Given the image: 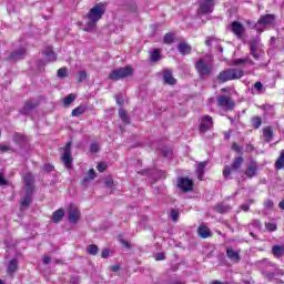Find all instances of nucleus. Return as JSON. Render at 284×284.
Returning a JSON list of instances; mask_svg holds the SVG:
<instances>
[{
  "instance_id": "obj_1",
  "label": "nucleus",
  "mask_w": 284,
  "mask_h": 284,
  "mask_svg": "<svg viewBox=\"0 0 284 284\" xmlns=\"http://www.w3.org/2000/svg\"><path fill=\"white\" fill-rule=\"evenodd\" d=\"M105 14V4L98 3L90 11L84 16L85 23H84V32H94L97 29V23L103 19Z\"/></svg>"
},
{
  "instance_id": "obj_2",
  "label": "nucleus",
  "mask_w": 284,
  "mask_h": 284,
  "mask_svg": "<svg viewBox=\"0 0 284 284\" xmlns=\"http://www.w3.org/2000/svg\"><path fill=\"white\" fill-rule=\"evenodd\" d=\"M243 77V70L241 69H226L220 72L216 77L220 83H227V81H234Z\"/></svg>"
},
{
  "instance_id": "obj_3",
  "label": "nucleus",
  "mask_w": 284,
  "mask_h": 284,
  "mask_svg": "<svg viewBox=\"0 0 284 284\" xmlns=\"http://www.w3.org/2000/svg\"><path fill=\"white\" fill-rule=\"evenodd\" d=\"M195 70L200 77H210L214 71V63L207 59H200L194 64Z\"/></svg>"
},
{
  "instance_id": "obj_4",
  "label": "nucleus",
  "mask_w": 284,
  "mask_h": 284,
  "mask_svg": "<svg viewBox=\"0 0 284 284\" xmlns=\"http://www.w3.org/2000/svg\"><path fill=\"white\" fill-rule=\"evenodd\" d=\"M132 74H134V70L132 69V67L128 65L113 70L109 74V79L111 81H121V79H128V77H132Z\"/></svg>"
},
{
  "instance_id": "obj_5",
  "label": "nucleus",
  "mask_w": 284,
  "mask_h": 284,
  "mask_svg": "<svg viewBox=\"0 0 284 284\" xmlns=\"http://www.w3.org/2000/svg\"><path fill=\"white\" fill-rule=\"evenodd\" d=\"M250 45V54L255 59V61H258L265 52L263 51V44H261V39L255 38L248 42Z\"/></svg>"
},
{
  "instance_id": "obj_6",
  "label": "nucleus",
  "mask_w": 284,
  "mask_h": 284,
  "mask_svg": "<svg viewBox=\"0 0 284 284\" xmlns=\"http://www.w3.org/2000/svg\"><path fill=\"white\" fill-rule=\"evenodd\" d=\"M216 0H199L197 14L203 17L205 14H212L214 12V6Z\"/></svg>"
},
{
  "instance_id": "obj_7",
  "label": "nucleus",
  "mask_w": 284,
  "mask_h": 284,
  "mask_svg": "<svg viewBox=\"0 0 284 284\" xmlns=\"http://www.w3.org/2000/svg\"><path fill=\"white\" fill-rule=\"evenodd\" d=\"M274 21H276V16L272 13L264 14L261 16L260 19L257 20V23L252 24L251 28H253V30L261 31V29H258V26L267 28V26H274Z\"/></svg>"
},
{
  "instance_id": "obj_8",
  "label": "nucleus",
  "mask_w": 284,
  "mask_h": 284,
  "mask_svg": "<svg viewBox=\"0 0 284 284\" xmlns=\"http://www.w3.org/2000/svg\"><path fill=\"white\" fill-rule=\"evenodd\" d=\"M68 214L70 223L77 225V223H79V219H81V211L79 210V206L70 204Z\"/></svg>"
},
{
  "instance_id": "obj_9",
  "label": "nucleus",
  "mask_w": 284,
  "mask_h": 284,
  "mask_svg": "<svg viewBox=\"0 0 284 284\" xmlns=\"http://www.w3.org/2000/svg\"><path fill=\"white\" fill-rule=\"evenodd\" d=\"M230 30L233 32L234 36H236V39H243L245 34V26L239 21H233L230 24Z\"/></svg>"
},
{
  "instance_id": "obj_10",
  "label": "nucleus",
  "mask_w": 284,
  "mask_h": 284,
  "mask_svg": "<svg viewBox=\"0 0 284 284\" xmlns=\"http://www.w3.org/2000/svg\"><path fill=\"white\" fill-rule=\"evenodd\" d=\"M217 105L219 108H223V110H234V101H232V98L227 95H220L217 97Z\"/></svg>"
},
{
  "instance_id": "obj_11",
  "label": "nucleus",
  "mask_w": 284,
  "mask_h": 284,
  "mask_svg": "<svg viewBox=\"0 0 284 284\" xmlns=\"http://www.w3.org/2000/svg\"><path fill=\"white\" fill-rule=\"evenodd\" d=\"M243 156H237L234 159L233 163L231 164V166H225L223 170V175L225 176V179H227V176H230V174H232V170H240L241 165H243Z\"/></svg>"
},
{
  "instance_id": "obj_12",
  "label": "nucleus",
  "mask_w": 284,
  "mask_h": 284,
  "mask_svg": "<svg viewBox=\"0 0 284 284\" xmlns=\"http://www.w3.org/2000/svg\"><path fill=\"white\" fill-rule=\"evenodd\" d=\"M70 148H72V142L65 144L64 153L62 154V161L68 169L72 168V151Z\"/></svg>"
},
{
  "instance_id": "obj_13",
  "label": "nucleus",
  "mask_w": 284,
  "mask_h": 284,
  "mask_svg": "<svg viewBox=\"0 0 284 284\" xmlns=\"http://www.w3.org/2000/svg\"><path fill=\"white\" fill-rule=\"evenodd\" d=\"M178 187L183 192H192L194 190V183L189 178H180L178 180Z\"/></svg>"
},
{
  "instance_id": "obj_14",
  "label": "nucleus",
  "mask_w": 284,
  "mask_h": 284,
  "mask_svg": "<svg viewBox=\"0 0 284 284\" xmlns=\"http://www.w3.org/2000/svg\"><path fill=\"white\" fill-rule=\"evenodd\" d=\"M214 128V121L212 120V116L204 115L201 119L200 123V132H207V130H212Z\"/></svg>"
},
{
  "instance_id": "obj_15",
  "label": "nucleus",
  "mask_w": 284,
  "mask_h": 284,
  "mask_svg": "<svg viewBox=\"0 0 284 284\" xmlns=\"http://www.w3.org/2000/svg\"><path fill=\"white\" fill-rule=\"evenodd\" d=\"M262 274L264 278H267V281H274V276H283L284 271L281 268H277L275 264V267H273L271 272H268L267 270H262Z\"/></svg>"
},
{
  "instance_id": "obj_16",
  "label": "nucleus",
  "mask_w": 284,
  "mask_h": 284,
  "mask_svg": "<svg viewBox=\"0 0 284 284\" xmlns=\"http://www.w3.org/2000/svg\"><path fill=\"white\" fill-rule=\"evenodd\" d=\"M26 191L28 194L34 192V176L31 173H27L23 178Z\"/></svg>"
},
{
  "instance_id": "obj_17",
  "label": "nucleus",
  "mask_w": 284,
  "mask_h": 284,
  "mask_svg": "<svg viewBox=\"0 0 284 284\" xmlns=\"http://www.w3.org/2000/svg\"><path fill=\"white\" fill-rule=\"evenodd\" d=\"M257 171L258 164L255 161H252L246 166L245 176H247L248 179H253Z\"/></svg>"
},
{
  "instance_id": "obj_18",
  "label": "nucleus",
  "mask_w": 284,
  "mask_h": 284,
  "mask_svg": "<svg viewBox=\"0 0 284 284\" xmlns=\"http://www.w3.org/2000/svg\"><path fill=\"white\" fill-rule=\"evenodd\" d=\"M226 256L232 261V263H240L241 261V254L236 250H233L232 247L226 248Z\"/></svg>"
},
{
  "instance_id": "obj_19",
  "label": "nucleus",
  "mask_w": 284,
  "mask_h": 284,
  "mask_svg": "<svg viewBox=\"0 0 284 284\" xmlns=\"http://www.w3.org/2000/svg\"><path fill=\"white\" fill-rule=\"evenodd\" d=\"M257 265L261 268L262 273H263V270L271 272L273 267H276V264H274L273 262H270V260H267V258H264V260L257 262Z\"/></svg>"
},
{
  "instance_id": "obj_20",
  "label": "nucleus",
  "mask_w": 284,
  "mask_h": 284,
  "mask_svg": "<svg viewBox=\"0 0 284 284\" xmlns=\"http://www.w3.org/2000/svg\"><path fill=\"white\" fill-rule=\"evenodd\" d=\"M23 57H26V49L21 48V49L13 51L9 55V61H19V60L23 59Z\"/></svg>"
},
{
  "instance_id": "obj_21",
  "label": "nucleus",
  "mask_w": 284,
  "mask_h": 284,
  "mask_svg": "<svg viewBox=\"0 0 284 284\" xmlns=\"http://www.w3.org/2000/svg\"><path fill=\"white\" fill-rule=\"evenodd\" d=\"M163 79L164 83H168V85L176 84V79H174V75H172V71L169 69L163 71Z\"/></svg>"
},
{
  "instance_id": "obj_22",
  "label": "nucleus",
  "mask_w": 284,
  "mask_h": 284,
  "mask_svg": "<svg viewBox=\"0 0 284 284\" xmlns=\"http://www.w3.org/2000/svg\"><path fill=\"white\" fill-rule=\"evenodd\" d=\"M213 210L215 212H217L219 214H227V212H231L232 211V206L225 204V203H220V204H216Z\"/></svg>"
},
{
  "instance_id": "obj_23",
  "label": "nucleus",
  "mask_w": 284,
  "mask_h": 284,
  "mask_svg": "<svg viewBox=\"0 0 284 284\" xmlns=\"http://www.w3.org/2000/svg\"><path fill=\"white\" fill-rule=\"evenodd\" d=\"M37 103L32 102V101H27L23 105V108L20 110V112L22 114H30L36 108H37Z\"/></svg>"
},
{
  "instance_id": "obj_24",
  "label": "nucleus",
  "mask_w": 284,
  "mask_h": 284,
  "mask_svg": "<svg viewBox=\"0 0 284 284\" xmlns=\"http://www.w3.org/2000/svg\"><path fill=\"white\" fill-rule=\"evenodd\" d=\"M205 168H207V161L200 162L197 164L196 174H197L199 181H203V176L205 174Z\"/></svg>"
},
{
  "instance_id": "obj_25",
  "label": "nucleus",
  "mask_w": 284,
  "mask_h": 284,
  "mask_svg": "<svg viewBox=\"0 0 284 284\" xmlns=\"http://www.w3.org/2000/svg\"><path fill=\"white\" fill-rule=\"evenodd\" d=\"M65 216V211L63 209H58L52 214V222L53 223H61L62 219Z\"/></svg>"
},
{
  "instance_id": "obj_26",
  "label": "nucleus",
  "mask_w": 284,
  "mask_h": 284,
  "mask_svg": "<svg viewBox=\"0 0 284 284\" xmlns=\"http://www.w3.org/2000/svg\"><path fill=\"white\" fill-rule=\"evenodd\" d=\"M178 50L180 52V54H190V52H192V45L185 43V42H181L178 44Z\"/></svg>"
},
{
  "instance_id": "obj_27",
  "label": "nucleus",
  "mask_w": 284,
  "mask_h": 284,
  "mask_svg": "<svg viewBox=\"0 0 284 284\" xmlns=\"http://www.w3.org/2000/svg\"><path fill=\"white\" fill-rule=\"evenodd\" d=\"M263 136L266 143H270L272 141L274 136V130H272V126H266L263 129Z\"/></svg>"
},
{
  "instance_id": "obj_28",
  "label": "nucleus",
  "mask_w": 284,
  "mask_h": 284,
  "mask_svg": "<svg viewBox=\"0 0 284 284\" xmlns=\"http://www.w3.org/2000/svg\"><path fill=\"white\" fill-rule=\"evenodd\" d=\"M17 270H19V261H17V258H13L9 262L7 266V272L8 274H14Z\"/></svg>"
},
{
  "instance_id": "obj_29",
  "label": "nucleus",
  "mask_w": 284,
  "mask_h": 284,
  "mask_svg": "<svg viewBox=\"0 0 284 284\" xmlns=\"http://www.w3.org/2000/svg\"><path fill=\"white\" fill-rule=\"evenodd\" d=\"M272 254L275 256V258H281V256H284V245H274L272 247Z\"/></svg>"
},
{
  "instance_id": "obj_30",
  "label": "nucleus",
  "mask_w": 284,
  "mask_h": 284,
  "mask_svg": "<svg viewBox=\"0 0 284 284\" xmlns=\"http://www.w3.org/2000/svg\"><path fill=\"white\" fill-rule=\"evenodd\" d=\"M197 234L199 236H201V239H210V236H212V232L207 226H200L197 230Z\"/></svg>"
},
{
  "instance_id": "obj_31",
  "label": "nucleus",
  "mask_w": 284,
  "mask_h": 284,
  "mask_svg": "<svg viewBox=\"0 0 284 284\" xmlns=\"http://www.w3.org/2000/svg\"><path fill=\"white\" fill-rule=\"evenodd\" d=\"M97 179V172L94 169H90L88 171V176L82 180V185H88L90 181H94Z\"/></svg>"
},
{
  "instance_id": "obj_32",
  "label": "nucleus",
  "mask_w": 284,
  "mask_h": 284,
  "mask_svg": "<svg viewBox=\"0 0 284 284\" xmlns=\"http://www.w3.org/2000/svg\"><path fill=\"white\" fill-rule=\"evenodd\" d=\"M262 92H265V87L261 81L255 82L252 88V94H262Z\"/></svg>"
},
{
  "instance_id": "obj_33",
  "label": "nucleus",
  "mask_w": 284,
  "mask_h": 284,
  "mask_svg": "<svg viewBox=\"0 0 284 284\" xmlns=\"http://www.w3.org/2000/svg\"><path fill=\"white\" fill-rule=\"evenodd\" d=\"M44 55L47 57L48 61H55L57 60V53L52 51V47H47L44 49Z\"/></svg>"
},
{
  "instance_id": "obj_34",
  "label": "nucleus",
  "mask_w": 284,
  "mask_h": 284,
  "mask_svg": "<svg viewBox=\"0 0 284 284\" xmlns=\"http://www.w3.org/2000/svg\"><path fill=\"white\" fill-rule=\"evenodd\" d=\"M32 203V193H28L24 195V197L21 200L20 205L22 207H29Z\"/></svg>"
},
{
  "instance_id": "obj_35",
  "label": "nucleus",
  "mask_w": 284,
  "mask_h": 284,
  "mask_svg": "<svg viewBox=\"0 0 284 284\" xmlns=\"http://www.w3.org/2000/svg\"><path fill=\"white\" fill-rule=\"evenodd\" d=\"M234 65H245V63H250L251 65H255L254 61L250 57H246L244 59H235L233 61Z\"/></svg>"
},
{
  "instance_id": "obj_36",
  "label": "nucleus",
  "mask_w": 284,
  "mask_h": 284,
  "mask_svg": "<svg viewBox=\"0 0 284 284\" xmlns=\"http://www.w3.org/2000/svg\"><path fill=\"white\" fill-rule=\"evenodd\" d=\"M150 60L153 63H156V61H161V51L159 49H154L153 51H151Z\"/></svg>"
},
{
  "instance_id": "obj_37",
  "label": "nucleus",
  "mask_w": 284,
  "mask_h": 284,
  "mask_svg": "<svg viewBox=\"0 0 284 284\" xmlns=\"http://www.w3.org/2000/svg\"><path fill=\"white\" fill-rule=\"evenodd\" d=\"M275 168H276V170H283V168H284V150L281 151V154L275 162Z\"/></svg>"
},
{
  "instance_id": "obj_38",
  "label": "nucleus",
  "mask_w": 284,
  "mask_h": 284,
  "mask_svg": "<svg viewBox=\"0 0 284 284\" xmlns=\"http://www.w3.org/2000/svg\"><path fill=\"white\" fill-rule=\"evenodd\" d=\"M87 252L91 256H97V254H99V246H97V244H90L87 246Z\"/></svg>"
},
{
  "instance_id": "obj_39",
  "label": "nucleus",
  "mask_w": 284,
  "mask_h": 284,
  "mask_svg": "<svg viewBox=\"0 0 284 284\" xmlns=\"http://www.w3.org/2000/svg\"><path fill=\"white\" fill-rule=\"evenodd\" d=\"M119 116L123 123H130V115H128V111H125V109L119 110Z\"/></svg>"
},
{
  "instance_id": "obj_40",
  "label": "nucleus",
  "mask_w": 284,
  "mask_h": 284,
  "mask_svg": "<svg viewBox=\"0 0 284 284\" xmlns=\"http://www.w3.org/2000/svg\"><path fill=\"white\" fill-rule=\"evenodd\" d=\"M85 112V105H79L78 108L73 109L71 112L72 116H81Z\"/></svg>"
},
{
  "instance_id": "obj_41",
  "label": "nucleus",
  "mask_w": 284,
  "mask_h": 284,
  "mask_svg": "<svg viewBox=\"0 0 284 284\" xmlns=\"http://www.w3.org/2000/svg\"><path fill=\"white\" fill-rule=\"evenodd\" d=\"M77 100V95L74 93H70L63 99V105H72V102Z\"/></svg>"
},
{
  "instance_id": "obj_42",
  "label": "nucleus",
  "mask_w": 284,
  "mask_h": 284,
  "mask_svg": "<svg viewBox=\"0 0 284 284\" xmlns=\"http://www.w3.org/2000/svg\"><path fill=\"white\" fill-rule=\"evenodd\" d=\"M179 216H180V213H179V211H176V209H172V210L170 211V219H171L174 223H176V221H179Z\"/></svg>"
},
{
  "instance_id": "obj_43",
  "label": "nucleus",
  "mask_w": 284,
  "mask_h": 284,
  "mask_svg": "<svg viewBox=\"0 0 284 284\" xmlns=\"http://www.w3.org/2000/svg\"><path fill=\"white\" fill-rule=\"evenodd\" d=\"M164 43H166L168 45L174 43V33H166L164 36Z\"/></svg>"
},
{
  "instance_id": "obj_44",
  "label": "nucleus",
  "mask_w": 284,
  "mask_h": 284,
  "mask_svg": "<svg viewBox=\"0 0 284 284\" xmlns=\"http://www.w3.org/2000/svg\"><path fill=\"white\" fill-rule=\"evenodd\" d=\"M85 79H88V72L85 71H79L78 72V81L79 83H83V81H85Z\"/></svg>"
},
{
  "instance_id": "obj_45",
  "label": "nucleus",
  "mask_w": 284,
  "mask_h": 284,
  "mask_svg": "<svg viewBox=\"0 0 284 284\" xmlns=\"http://www.w3.org/2000/svg\"><path fill=\"white\" fill-rule=\"evenodd\" d=\"M262 120L258 116L252 118V125L253 128H255L256 130H258V128H261L262 124Z\"/></svg>"
},
{
  "instance_id": "obj_46",
  "label": "nucleus",
  "mask_w": 284,
  "mask_h": 284,
  "mask_svg": "<svg viewBox=\"0 0 284 284\" xmlns=\"http://www.w3.org/2000/svg\"><path fill=\"white\" fill-rule=\"evenodd\" d=\"M58 77H59V79H65V77H68V69L67 68H60L58 70Z\"/></svg>"
},
{
  "instance_id": "obj_47",
  "label": "nucleus",
  "mask_w": 284,
  "mask_h": 284,
  "mask_svg": "<svg viewBox=\"0 0 284 284\" xmlns=\"http://www.w3.org/2000/svg\"><path fill=\"white\" fill-rule=\"evenodd\" d=\"M161 152H162L163 156H165V159L172 158V149L166 148V149L162 150Z\"/></svg>"
},
{
  "instance_id": "obj_48",
  "label": "nucleus",
  "mask_w": 284,
  "mask_h": 284,
  "mask_svg": "<svg viewBox=\"0 0 284 284\" xmlns=\"http://www.w3.org/2000/svg\"><path fill=\"white\" fill-rule=\"evenodd\" d=\"M265 227L268 232H276V223H265Z\"/></svg>"
},
{
  "instance_id": "obj_49",
  "label": "nucleus",
  "mask_w": 284,
  "mask_h": 284,
  "mask_svg": "<svg viewBox=\"0 0 284 284\" xmlns=\"http://www.w3.org/2000/svg\"><path fill=\"white\" fill-rule=\"evenodd\" d=\"M106 168H108V164H105V162H100V163L97 165L98 172H105Z\"/></svg>"
},
{
  "instance_id": "obj_50",
  "label": "nucleus",
  "mask_w": 284,
  "mask_h": 284,
  "mask_svg": "<svg viewBox=\"0 0 284 284\" xmlns=\"http://www.w3.org/2000/svg\"><path fill=\"white\" fill-rule=\"evenodd\" d=\"M23 135H21V133H14L13 135V141L14 143H21L23 141Z\"/></svg>"
},
{
  "instance_id": "obj_51",
  "label": "nucleus",
  "mask_w": 284,
  "mask_h": 284,
  "mask_svg": "<svg viewBox=\"0 0 284 284\" xmlns=\"http://www.w3.org/2000/svg\"><path fill=\"white\" fill-rule=\"evenodd\" d=\"M264 207L266 210H272V207H274V202L272 200H265L264 201Z\"/></svg>"
},
{
  "instance_id": "obj_52",
  "label": "nucleus",
  "mask_w": 284,
  "mask_h": 284,
  "mask_svg": "<svg viewBox=\"0 0 284 284\" xmlns=\"http://www.w3.org/2000/svg\"><path fill=\"white\" fill-rule=\"evenodd\" d=\"M0 152L3 154L4 152H12V148L8 145H0Z\"/></svg>"
},
{
  "instance_id": "obj_53",
  "label": "nucleus",
  "mask_w": 284,
  "mask_h": 284,
  "mask_svg": "<svg viewBox=\"0 0 284 284\" xmlns=\"http://www.w3.org/2000/svg\"><path fill=\"white\" fill-rule=\"evenodd\" d=\"M155 261H165V253H158L155 255Z\"/></svg>"
},
{
  "instance_id": "obj_54",
  "label": "nucleus",
  "mask_w": 284,
  "mask_h": 284,
  "mask_svg": "<svg viewBox=\"0 0 284 284\" xmlns=\"http://www.w3.org/2000/svg\"><path fill=\"white\" fill-rule=\"evenodd\" d=\"M252 225H253V227H256V230H261V227H262L261 221H258V220H253Z\"/></svg>"
},
{
  "instance_id": "obj_55",
  "label": "nucleus",
  "mask_w": 284,
  "mask_h": 284,
  "mask_svg": "<svg viewBox=\"0 0 284 284\" xmlns=\"http://www.w3.org/2000/svg\"><path fill=\"white\" fill-rule=\"evenodd\" d=\"M90 151L93 153L99 152V144H97V143L91 144Z\"/></svg>"
},
{
  "instance_id": "obj_56",
  "label": "nucleus",
  "mask_w": 284,
  "mask_h": 284,
  "mask_svg": "<svg viewBox=\"0 0 284 284\" xmlns=\"http://www.w3.org/2000/svg\"><path fill=\"white\" fill-rule=\"evenodd\" d=\"M116 103L118 105H123L125 102L123 101V95L118 94L116 95Z\"/></svg>"
},
{
  "instance_id": "obj_57",
  "label": "nucleus",
  "mask_w": 284,
  "mask_h": 284,
  "mask_svg": "<svg viewBox=\"0 0 284 284\" xmlns=\"http://www.w3.org/2000/svg\"><path fill=\"white\" fill-rule=\"evenodd\" d=\"M108 256H110V250L108 248L102 250L101 257L108 258Z\"/></svg>"
},
{
  "instance_id": "obj_58",
  "label": "nucleus",
  "mask_w": 284,
  "mask_h": 284,
  "mask_svg": "<svg viewBox=\"0 0 284 284\" xmlns=\"http://www.w3.org/2000/svg\"><path fill=\"white\" fill-rule=\"evenodd\" d=\"M0 185H8V180H6V178H3L2 173H0Z\"/></svg>"
},
{
  "instance_id": "obj_59",
  "label": "nucleus",
  "mask_w": 284,
  "mask_h": 284,
  "mask_svg": "<svg viewBox=\"0 0 284 284\" xmlns=\"http://www.w3.org/2000/svg\"><path fill=\"white\" fill-rule=\"evenodd\" d=\"M105 185H106V187H112V186L114 185V180H112V179H106V180H105Z\"/></svg>"
},
{
  "instance_id": "obj_60",
  "label": "nucleus",
  "mask_w": 284,
  "mask_h": 284,
  "mask_svg": "<svg viewBox=\"0 0 284 284\" xmlns=\"http://www.w3.org/2000/svg\"><path fill=\"white\" fill-rule=\"evenodd\" d=\"M232 149L234 150V152H242L243 150L241 146L236 144V142L233 143Z\"/></svg>"
},
{
  "instance_id": "obj_61",
  "label": "nucleus",
  "mask_w": 284,
  "mask_h": 284,
  "mask_svg": "<svg viewBox=\"0 0 284 284\" xmlns=\"http://www.w3.org/2000/svg\"><path fill=\"white\" fill-rule=\"evenodd\" d=\"M52 261V258L50 256H44L43 260H42V263L44 265H50V262Z\"/></svg>"
},
{
  "instance_id": "obj_62",
  "label": "nucleus",
  "mask_w": 284,
  "mask_h": 284,
  "mask_svg": "<svg viewBox=\"0 0 284 284\" xmlns=\"http://www.w3.org/2000/svg\"><path fill=\"white\" fill-rule=\"evenodd\" d=\"M241 210H243V212H248L250 211V203L242 204Z\"/></svg>"
},
{
  "instance_id": "obj_63",
  "label": "nucleus",
  "mask_w": 284,
  "mask_h": 284,
  "mask_svg": "<svg viewBox=\"0 0 284 284\" xmlns=\"http://www.w3.org/2000/svg\"><path fill=\"white\" fill-rule=\"evenodd\" d=\"M44 170L45 172H52V170H54V166L52 164H45Z\"/></svg>"
},
{
  "instance_id": "obj_64",
  "label": "nucleus",
  "mask_w": 284,
  "mask_h": 284,
  "mask_svg": "<svg viewBox=\"0 0 284 284\" xmlns=\"http://www.w3.org/2000/svg\"><path fill=\"white\" fill-rule=\"evenodd\" d=\"M213 41H214V38H206L205 45H207V47L212 45Z\"/></svg>"
}]
</instances>
